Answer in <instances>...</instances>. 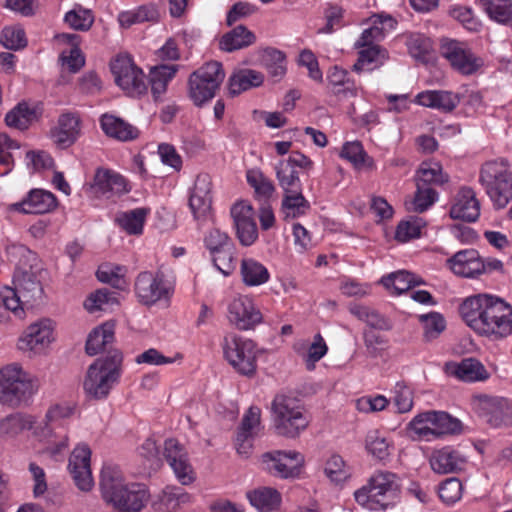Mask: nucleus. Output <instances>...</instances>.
Returning a JSON list of instances; mask_svg holds the SVG:
<instances>
[{"label":"nucleus","instance_id":"obj_23","mask_svg":"<svg viewBox=\"0 0 512 512\" xmlns=\"http://www.w3.org/2000/svg\"><path fill=\"white\" fill-rule=\"evenodd\" d=\"M91 451L87 445L77 446L69 459V471L75 485L82 491H89L93 485V477L90 469Z\"/></svg>","mask_w":512,"mask_h":512},{"label":"nucleus","instance_id":"obj_35","mask_svg":"<svg viewBox=\"0 0 512 512\" xmlns=\"http://www.w3.org/2000/svg\"><path fill=\"white\" fill-rule=\"evenodd\" d=\"M251 505L259 512H271L279 508L281 494L271 487H260L247 493Z\"/></svg>","mask_w":512,"mask_h":512},{"label":"nucleus","instance_id":"obj_15","mask_svg":"<svg viewBox=\"0 0 512 512\" xmlns=\"http://www.w3.org/2000/svg\"><path fill=\"white\" fill-rule=\"evenodd\" d=\"M111 71L116 84L128 95L139 96L147 91L143 71L138 68L128 55H119L111 63Z\"/></svg>","mask_w":512,"mask_h":512},{"label":"nucleus","instance_id":"obj_45","mask_svg":"<svg viewBox=\"0 0 512 512\" xmlns=\"http://www.w3.org/2000/svg\"><path fill=\"white\" fill-rule=\"evenodd\" d=\"M148 212L149 209L147 208H136L122 212L117 215L116 222L129 234H141Z\"/></svg>","mask_w":512,"mask_h":512},{"label":"nucleus","instance_id":"obj_4","mask_svg":"<svg viewBox=\"0 0 512 512\" xmlns=\"http://www.w3.org/2000/svg\"><path fill=\"white\" fill-rule=\"evenodd\" d=\"M272 419L277 434L298 437L310 423V416L299 401L287 395H277L272 402Z\"/></svg>","mask_w":512,"mask_h":512},{"label":"nucleus","instance_id":"obj_2","mask_svg":"<svg viewBox=\"0 0 512 512\" xmlns=\"http://www.w3.org/2000/svg\"><path fill=\"white\" fill-rule=\"evenodd\" d=\"M100 487L103 499L118 512H140L150 494L145 484L127 482L118 466L105 465Z\"/></svg>","mask_w":512,"mask_h":512},{"label":"nucleus","instance_id":"obj_48","mask_svg":"<svg viewBox=\"0 0 512 512\" xmlns=\"http://www.w3.org/2000/svg\"><path fill=\"white\" fill-rule=\"evenodd\" d=\"M438 199L434 188L417 186L414 197L405 201L406 209L410 212L422 213L428 210Z\"/></svg>","mask_w":512,"mask_h":512},{"label":"nucleus","instance_id":"obj_17","mask_svg":"<svg viewBox=\"0 0 512 512\" xmlns=\"http://www.w3.org/2000/svg\"><path fill=\"white\" fill-rule=\"evenodd\" d=\"M227 318L231 325L239 330H251L263 321V315L253 299L238 295L234 297L227 308Z\"/></svg>","mask_w":512,"mask_h":512},{"label":"nucleus","instance_id":"obj_63","mask_svg":"<svg viewBox=\"0 0 512 512\" xmlns=\"http://www.w3.org/2000/svg\"><path fill=\"white\" fill-rule=\"evenodd\" d=\"M340 156L353 164L357 169L365 165L367 155L364 152L362 144L358 141L347 142L342 147Z\"/></svg>","mask_w":512,"mask_h":512},{"label":"nucleus","instance_id":"obj_5","mask_svg":"<svg viewBox=\"0 0 512 512\" xmlns=\"http://www.w3.org/2000/svg\"><path fill=\"white\" fill-rule=\"evenodd\" d=\"M122 355L114 351L111 355L96 359L88 368L83 388L94 399L106 398L120 377Z\"/></svg>","mask_w":512,"mask_h":512},{"label":"nucleus","instance_id":"obj_43","mask_svg":"<svg viewBox=\"0 0 512 512\" xmlns=\"http://www.w3.org/2000/svg\"><path fill=\"white\" fill-rule=\"evenodd\" d=\"M388 59V53L380 46H368L359 52L357 62L353 69L357 72L363 70H373L382 66Z\"/></svg>","mask_w":512,"mask_h":512},{"label":"nucleus","instance_id":"obj_57","mask_svg":"<svg viewBox=\"0 0 512 512\" xmlns=\"http://www.w3.org/2000/svg\"><path fill=\"white\" fill-rule=\"evenodd\" d=\"M64 21L75 30L87 31L92 26L94 18L89 10L77 7L65 14Z\"/></svg>","mask_w":512,"mask_h":512},{"label":"nucleus","instance_id":"obj_26","mask_svg":"<svg viewBox=\"0 0 512 512\" xmlns=\"http://www.w3.org/2000/svg\"><path fill=\"white\" fill-rule=\"evenodd\" d=\"M447 264L454 274L461 277L474 278L486 272L485 263L475 249L458 251L447 260Z\"/></svg>","mask_w":512,"mask_h":512},{"label":"nucleus","instance_id":"obj_6","mask_svg":"<svg viewBox=\"0 0 512 512\" xmlns=\"http://www.w3.org/2000/svg\"><path fill=\"white\" fill-rule=\"evenodd\" d=\"M479 182L497 209L512 200V172L504 161L486 162L480 170Z\"/></svg>","mask_w":512,"mask_h":512},{"label":"nucleus","instance_id":"obj_32","mask_svg":"<svg viewBox=\"0 0 512 512\" xmlns=\"http://www.w3.org/2000/svg\"><path fill=\"white\" fill-rule=\"evenodd\" d=\"M447 371L464 382L485 381L490 377L484 365L475 358L447 364Z\"/></svg>","mask_w":512,"mask_h":512},{"label":"nucleus","instance_id":"obj_8","mask_svg":"<svg viewBox=\"0 0 512 512\" xmlns=\"http://www.w3.org/2000/svg\"><path fill=\"white\" fill-rule=\"evenodd\" d=\"M34 393L32 376L18 363L0 369V403L18 406Z\"/></svg>","mask_w":512,"mask_h":512},{"label":"nucleus","instance_id":"obj_50","mask_svg":"<svg viewBox=\"0 0 512 512\" xmlns=\"http://www.w3.org/2000/svg\"><path fill=\"white\" fill-rule=\"evenodd\" d=\"M96 274L99 281L108 283L117 289H124L127 285L126 268L123 266L106 263L98 268Z\"/></svg>","mask_w":512,"mask_h":512},{"label":"nucleus","instance_id":"obj_41","mask_svg":"<svg viewBox=\"0 0 512 512\" xmlns=\"http://www.w3.org/2000/svg\"><path fill=\"white\" fill-rule=\"evenodd\" d=\"M449 177L443 173L442 166L436 162H423L417 171L416 186L433 188L448 182Z\"/></svg>","mask_w":512,"mask_h":512},{"label":"nucleus","instance_id":"obj_22","mask_svg":"<svg viewBox=\"0 0 512 512\" xmlns=\"http://www.w3.org/2000/svg\"><path fill=\"white\" fill-rule=\"evenodd\" d=\"M164 456L181 484L188 485L194 481L195 476L187 452L176 439L165 441Z\"/></svg>","mask_w":512,"mask_h":512},{"label":"nucleus","instance_id":"obj_39","mask_svg":"<svg viewBox=\"0 0 512 512\" xmlns=\"http://www.w3.org/2000/svg\"><path fill=\"white\" fill-rule=\"evenodd\" d=\"M114 340V324L106 322L95 328L89 335L86 342L87 354L94 356L106 350L107 346Z\"/></svg>","mask_w":512,"mask_h":512},{"label":"nucleus","instance_id":"obj_36","mask_svg":"<svg viewBox=\"0 0 512 512\" xmlns=\"http://www.w3.org/2000/svg\"><path fill=\"white\" fill-rule=\"evenodd\" d=\"M256 36L245 26L239 25L224 34L220 40V49L226 52H232L252 45Z\"/></svg>","mask_w":512,"mask_h":512},{"label":"nucleus","instance_id":"obj_13","mask_svg":"<svg viewBox=\"0 0 512 512\" xmlns=\"http://www.w3.org/2000/svg\"><path fill=\"white\" fill-rule=\"evenodd\" d=\"M134 290L140 303L151 306L161 299L169 298L174 291V283L168 279L166 272L159 268L155 273H139Z\"/></svg>","mask_w":512,"mask_h":512},{"label":"nucleus","instance_id":"obj_27","mask_svg":"<svg viewBox=\"0 0 512 512\" xmlns=\"http://www.w3.org/2000/svg\"><path fill=\"white\" fill-rule=\"evenodd\" d=\"M449 214L452 219L465 222H474L479 218L480 203L472 188L464 186L459 189L454 197Z\"/></svg>","mask_w":512,"mask_h":512},{"label":"nucleus","instance_id":"obj_14","mask_svg":"<svg viewBox=\"0 0 512 512\" xmlns=\"http://www.w3.org/2000/svg\"><path fill=\"white\" fill-rule=\"evenodd\" d=\"M214 266L224 275L235 269V245L229 235L218 228L210 229L203 238Z\"/></svg>","mask_w":512,"mask_h":512},{"label":"nucleus","instance_id":"obj_58","mask_svg":"<svg viewBox=\"0 0 512 512\" xmlns=\"http://www.w3.org/2000/svg\"><path fill=\"white\" fill-rule=\"evenodd\" d=\"M406 44L410 55L418 60L425 59L432 48L430 38L420 33L410 34Z\"/></svg>","mask_w":512,"mask_h":512},{"label":"nucleus","instance_id":"obj_10","mask_svg":"<svg viewBox=\"0 0 512 512\" xmlns=\"http://www.w3.org/2000/svg\"><path fill=\"white\" fill-rule=\"evenodd\" d=\"M56 322L40 318L29 324L17 340L16 347L28 357L43 355L55 341Z\"/></svg>","mask_w":512,"mask_h":512},{"label":"nucleus","instance_id":"obj_55","mask_svg":"<svg viewBox=\"0 0 512 512\" xmlns=\"http://www.w3.org/2000/svg\"><path fill=\"white\" fill-rule=\"evenodd\" d=\"M328 81L334 87L335 94H344L345 96H355L356 89L347 80V72L337 66L328 72Z\"/></svg>","mask_w":512,"mask_h":512},{"label":"nucleus","instance_id":"obj_21","mask_svg":"<svg viewBox=\"0 0 512 512\" xmlns=\"http://www.w3.org/2000/svg\"><path fill=\"white\" fill-rule=\"evenodd\" d=\"M211 178L208 174L197 176L189 199V207L194 218L199 222H205L211 218Z\"/></svg>","mask_w":512,"mask_h":512},{"label":"nucleus","instance_id":"obj_44","mask_svg":"<svg viewBox=\"0 0 512 512\" xmlns=\"http://www.w3.org/2000/svg\"><path fill=\"white\" fill-rule=\"evenodd\" d=\"M310 204L302 194V189L285 193L282 200V211L286 219H294L306 214Z\"/></svg>","mask_w":512,"mask_h":512},{"label":"nucleus","instance_id":"obj_52","mask_svg":"<svg viewBox=\"0 0 512 512\" xmlns=\"http://www.w3.org/2000/svg\"><path fill=\"white\" fill-rule=\"evenodd\" d=\"M367 451L379 460H384L390 455V443L379 431H370L366 436Z\"/></svg>","mask_w":512,"mask_h":512},{"label":"nucleus","instance_id":"obj_11","mask_svg":"<svg viewBox=\"0 0 512 512\" xmlns=\"http://www.w3.org/2000/svg\"><path fill=\"white\" fill-rule=\"evenodd\" d=\"M225 359L241 375L252 377L257 369L256 344L246 338L227 335L222 343Z\"/></svg>","mask_w":512,"mask_h":512},{"label":"nucleus","instance_id":"obj_62","mask_svg":"<svg viewBox=\"0 0 512 512\" xmlns=\"http://www.w3.org/2000/svg\"><path fill=\"white\" fill-rule=\"evenodd\" d=\"M439 497L446 504H454L462 497V483L457 478H449L441 483Z\"/></svg>","mask_w":512,"mask_h":512},{"label":"nucleus","instance_id":"obj_51","mask_svg":"<svg viewBox=\"0 0 512 512\" xmlns=\"http://www.w3.org/2000/svg\"><path fill=\"white\" fill-rule=\"evenodd\" d=\"M418 319L423 327V336L426 341L436 339L445 329L446 323L443 316L438 312L421 314Z\"/></svg>","mask_w":512,"mask_h":512},{"label":"nucleus","instance_id":"obj_20","mask_svg":"<svg viewBox=\"0 0 512 512\" xmlns=\"http://www.w3.org/2000/svg\"><path fill=\"white\" fill-rule=\"evenodd\" d=\"M230 214L239 242L251 246L258 238L252 206L245 201L237 202L231 207Z\"/></svg>","mask_w":512,"mask_h":512},{"label":"nucleus","instance_id":"obj_47","mask_svg":"<svg viewBox=\"0 0 512 512\" xmlns=\"http://www.w3.org/2000/svg\"><path fill=\"white\" fill-rule=\"evenodd\" d=\"M381 283L396 294L408 291L412 286L419 285V281L413 274L407 271H398L381 278Z\"/></svg>","mask_w":512,"mask_h":512},{"label":"nucleus","instance_id":"obj_29","mask_svg":"<svg viewBox=\"0 0 512 512\" xmlns=\"http://www.w3.org/2000/svg\"><path fill=\"white\" fill-rule=\"evenodd\" d=\"M431 469L438 474L455 473L465 464V458L451 446L436 449L429 458Z\"/></svg>","mask_w":512,"mask_h":512},{"label":"nucleus","instance_id":"obj_28","mask_svg":"<svg viewBox=\"0 0 512 512\" xmlns=\"http://www.w3.org/2000/svg\"><path fill=\"white\" fill-rule=\"evenodd\" d=\"M91 189L95 194L107 198L120 196L129 191L126 179L119 173L106 168H98Z\"/></svg>","mask_w":512,"mask_h":512},{"label":"nucleus","instance_id":"obj_38","mask_svg":"<svg viewBox=\"0 0 512 512\" xmlns=\"http://www.w3.org/2000/svg\"><path fill=\"white\" fill-rule=\"evenodd\" d=\"M262 73L252 69H241L229 78V92L238 95L250 88L258 87L263 83Z\"/></svg>","mask_w":512,"mask_h":512},{"label":"nucleus","instance_id":"obj_64","mask_svg":"<svg viewBox=\"0 0 512 512\" xmlns=\"http://www.w3.org/2000/svg\"><path fill=\"white\" fill-rule=\"evenodd\" d=\"M1 43L10 50H17L26 46L25 32L19 27H6L2 31Z\"/></svg>","mask_w":512,"mask_h":512},{"label":"nucleus","instance_id":"obj_61","mask_svg":"<svg viewBox=\"0 0 512 512\" xmlns=\"http://www.w3.org/2000/svg\"><path fill=\"white\" fill-rule=\"evenodd\" d=\"M324 472L331 482L342 483L349 477L345 462L339 455L331 456L326 462Z\"/></svg>","mask_w":512,"mask_h":512},{"label":"nucleus","instance_id":"obj_1","mask_svg":"<svg viewBox=\"0 0 512 512\" xmlns=\"http://www.w3.org/2000/svg\"><path fill=\"white\" fill-rule=\"evenodd\" d=\"M459 312L464 322L480 335L503 339L512 334V305L498 296L481 293L467 297Z\"/></svg>","mask_w":512,"mask_h":512},{"label":"nucleus","instance_id":"obj_33","mask_svg":"<svg viewBox=\"0 0 512 512\" xmlns=\"http://www.w3.org/2000/svg\"><path fill=\"white\" fill-rule=\"evenodd\" d=\"M192 503V496L181 487H166L157 502L154 503L156 512H177L183 506Z\"/></svg>","mask_w":512,"mask_h":512},{"label":"nucleus","instance_id":"obj_40","mask_svg":"<svg viewBox=\"0 0 512 512\" xmlns=\"http://www.w3.org/2000/svg\"><path fill=\"white\" fill-rule=\"evenodd\" d=\"M34 420L32 416L20 413L10 414L0 419V437L15 438L25 430L33 428Z\"/></svg>","mask_w":512,"mask_h":512},{"label":"nucleus","instance_id":"obj_24","mask_svg":"<svg viewBox=\"0 0 512 512\" xmlns=\"http://www.w3.org/2000/svg\"><path fill=\"white\" fill-rule=\"evenodd\" d=\"M81 134V119L78 113H62L57 125L50 130V137L55 145L61 149L72 146Z\"/></svg>","mask_w":512,"mask_h":512},{"label":"nucleus","instance_id":"obj_37","mask_svg":"<svg viewBox=\"0 0 512 512\" xmlns=\"http://www.w3.org/2000/svg\"><path fill=\"white\" fill-rule=\"evenodd\" d=\"M178 66L158 65L151 67L149 73V82L154 99L157 101L166 92L169 81L175 76Z\"/></svg>","mask_w":512,"mask_h":512},{"label":"nucleus","instance_id":"obj_54","mask_svg":"<svg viewBox=\"0 0 512 512\" xmlns=\"http://www.w3.org/2000/svg\"><path fill=\"white\" fill-rule=\"evenodd\" d=\"M246 176L258 197L267 199L272 196L275 191L274 184L260 170H249Z\"/></svg>","mask_w":512,"mask_h":512},{"label":"nucleus","instance_id":"obj_49","mask_svg":"<svg viewBox=\"0 0 512 512\" xmlns=\"http://www.w3.org/2000/svg\"><path fill=\"white\" fill-rule=\"evenodd\" d=\"M487 15L494 21L507 24L512 17V2L509 0H480Z\"/></svg>","mask_w":512,"mask_h":512},{"label":"nucleus","instance_id":"obj_30","mask_svg":"<svg viewBox=\"0 0 512 512\" xmlns=\"http://www.w3.org/2000/svg\"><path fill=\"white\" fill-rule=\"evenodd\" d=\"M415 102L424 107L450 113L459 105L460 97L450 91L426 90L416 95Z\"/></svg>","mask_w":512,"mask_h":512},{"label":"nucleus","instance_id":"obj_56","mask_svg":"<svg viewBox=\"0 0 512 512\" xmlns=\"http://www.w3.org/2000/svg\"><path fill=\"white\" fill-rule=\"evenodd\" d=\"M116 299L107 289L91 293L84 302V307L90 313L105 311L115 303Z\"/></svg>","mask_w":512,"mask_h":512},{"label":"nucleus","instance_id":"obj_59","mask_svg":"<svg viewBox=\"0 0 512 512\" xmlns=\"http://www.w3.org/2000/svg\"><path fill=\"white\" fill-rule=\"evenodd\" d=\"M363 340L367 353L372 358L381 356L388 345V340L373 329L364 330Z\"/></svg>","mask_w":512,"mask_h":512},{"label":"nucleus","instance_id":"obj_34","mask_svg":"<svg viewBox=\"0 0 512 512\" xmlns=\"http://www.w3.org/2000/svg\"><path fill=\"white\" fill-rule=\"evenodd\" d=\"M101 127L106 135L120 141H129L138 136L136 127L113 115H103Z\"/></svg>","mask_w":512,"mask_h":512},{"label":"nucleus","instance_id":"obj_60","mask_svg":"<svg viewBox=\"0 0 512 512\" xmlns=\"http://www.w3.org/2000/svg\"><path fill=\"white\" fill-rule=\"evenodd\" d=\"M32 116L33 111L27 106V104H19L6 114L5 122L9 127L22 130L28 127Z\"/></svg>","mask_w":512,"mask_h":512},{"label":"nucleus","instance_id":"obj_7","mask_svg":"<svg viewBox=\"0 0 512 512\" xmlns=\"http://www.w3.org/2000/svg\"><path fill=\"white\" fill-rule=\"evenodd\" d=\"M409 429L419 439L432 441L449 435L460 434L462 423L444 411H426L415 416Z\"/></svg>","mask_w":512,"mask_h":512},{"label":"nucleus","instance_id":"obj_25","mask_svg":"<svg viewBox=\"0 0 512 512\" xmlns=\"http://www.w3.org/2000/svg\"><path fill=\"white\" fill-rule=\"evenodd\" d=\"M14 289L22 296V301L29 306L42 302L44 290L40 280L32 270L18 267L13 275Z\"/></svg>","mask_w":512,"mask_h":512},{"label":"nucleus","instance_id":"obj_12","mask_svg":"<svg viewBox=\"0 0 512 512\" xmlns=\"http://www.w3.org/2000/svg\"><path fill=\"white\" fill-rule=\"evenodd\" d=\"M261 467L270 475L280 479L299 478L305 464V457L295 450H272L260 458Z\"/></svg>","mask_w":512,"mask_h":512},{"label":"nucleus","instance_id":"obj_18","mask_svg":"<svg viewBox=\"0 0 512 512\" xmlns=\"http://www.w3.org/2000/svg\"><path fill=\"white\" fill-rule=\"evenodd\" d=\"M312 165V161L300 152H293L287 159L280 160L275 165V173L284 193L302 189L297 168L309 170Z\"/></svg>","mask_w":512,"mask_h":512},{"label":"nucleus","instance_id":"obj_19","mask_svg":"<svg viewBox=\"0 0 512 512\" xmlns=\"http://www.w3.org/2000/svg\"><path fill=\"white\" fill-rule=\"evenodd\" d=\"M440 53L453 68L463 74H472L481 65L480 60L474 56L467 44L457 40L443 39Z\"/></svg>","mask_w":512,"mask_h":512},{"label":"nucleus","instance_id":"obj_3","mask_svg":"<svg viewBox=\"0 0 512 512\" xmlns=\"http://www.w3.org/2000/svg\"><path fill=\"white\" fill-rule=\"evenodd\" d=\"M400 491L396 474L389 471H377L367 484L355 491L354 496L361 506L373 510H385L390 507Z\"/></svg>","mask_w":512,"mask_h":512},{"label":"nucleus","instance_id":"obj_42","mask_svg":"<svg viewBox=\"0 0 512 512\" xmlns=\"http://www.w3.org/2000/svg\"><path fill=\"white\" fill-rule=\"evenodd\" d=\"M241 276L244 284L250 287L260 286L270 278L267 268L252 258L241 261Z\"/></svg>","mask_w":512,"mask_h":512},{"label":"nucleus","instance_id":"obj_46","mask_svg":"<svg viewBox=\"0 0 512 512\" xmlns=\"http://www.w3.org/2000/svg\"><path fill=\"white\" fill-rule=\"evenodd\" d=\"M262 65L268 70L269 74L277 80L286 73V60L282 51L275 48H266L260 55Z\"/></svg>","mask_w":512,"mask_h":512},{"label":"nucleus","instance_id":"obj_31","mask_svg":"<svg viewBox=\"0 0 512 512\" xmlns=\"http://www.w3.org/2000/svg\"><path fill=\"white\" fill-rule=\"evenodd\" d=\"M55 206L56 198L52 193L32 190L24 200L12 204L11 208L25 214H44L50 212Z\"/></svg>","mask_w":512,"mask_h":512},{"label":"nucleus","instance_id":"obj_9","mask_svg":"<svg viewBox=\"0 0 512 512\" xmlns=\"http://www.w3.org/2000/svg\"><path fill=\"white\" fill-rule=\"evenodd\" d=\"M225 78L222 64L210 61L194 71L188 80L189 96L193 103L201 106L211 100Z\"/></svg>","mask_w":512,"mask_h":512},{"label":"nucleus","instance_id":"obj_53","mask_svg":"<svg viewBox=\"0 0 512 512\" xmlns=\"http://www.w3.org/2000/svg\"><path fill=\"white\" fill-rule=\"evenodd\" d=\"M0 301L10 311V313L19 320H23L26 316L22 301V296L11 287H5L0 292Z\"/></svg>","mask_w":512,"mask_h":512},{"label":"nucleus","instance_id":"obj_16","mask_svg":"<svg viewBox=\"0 0 512 512\" xmlns=\"http://www.w3.org/2000/svg\"><path fill=\"white\" fill-rule=\"evenodd\" d=\"M473 405L482 417L492 427L512 425V402L506 398L488 395L473 397Z\"/></svg>","mask_w":512,"mask_h":512}]
</instances>
